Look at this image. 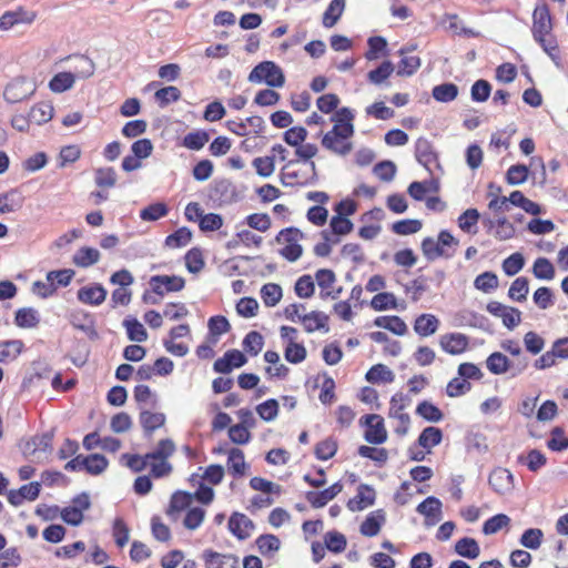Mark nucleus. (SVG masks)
Returning <instances> with one entry per match:
<instances>
[{
    "label": "nucleus",
    "mask_w": 568,
    "mask_h": 568,
    "mask_svg": "<svg viewBox=\"0 0 568 568\" xmlns=\"http://www.w3.org/2000/svg\"><path fill=\"white\" fill-rule=\"evenodd\" d=\"M354 114L348 108H342L332 118L334 125L322 138V146L329 152L345 156L353 150L351 141L354 134Z\"/></svg>",
    "instance_id": "nucleus-1"
},
{
    "label": "nucleus",
    "mask_w": 568,
    "mask_h": 568,
    "mask_svg": "<svg viewBox=\"0 0 568 568\" xmlns=\"http://www.w3.org/2000/svg\"><path fill=\"white\" fill-rule=\"evenodd\" d=\"M531 34L547 55L556 63L561 61L557 37L554 34V20L546 2L537 4L532 12Z\"/></svg>",
    "instance_id": "nucleus-2"
},
{
    "label": "nucleus",
    "mask_w": 568,
    "mask_h": 568,
    "mask_svg": "<svg viewBox=\"0 0 568 568\" xmlns=\"http://www.w3.org/2000/svg\"><path fill=\"white\" fill-rule=\"evenodd\" d=\"M282 182L285 186H305L317 179L316 164L312 160H290L282 169Z\"/></svg>",
    "instance_id": "nucleus-3"
},
{
    "label": "nucleus",
    "mask_w": 568,
    "mask_h": 568,
    "mask_svg": "<svg viewBox=\"0 0 568 568\" xmlns=\"http://www.w3.org/2000/svg\"><path fill=\"white\" fill-rule=\"evenodd\" d=\"M251 82L282 88L285 83L283 70L273 61H263L251 70Z\"/></svg>",
    "instance_id": "nucleus-4"
},
{
    "label": "nucleus",
    "mask_w": 568,
    "mask_h": 568,
    "mask_svg": "<svg viewBox=\"0 0 568 568\" xmlns=\"http://www.w3.org/2000/svg\"><path fill=\"white\" fill-rule=\"evenodd\" d=\"M280 336L284 343V357L291 364L302 363L307 351L302 343H298V331L293 326L283 325L280 327Z\"/></svg>",
    "instance_id": "nucleus-5"
},
{
    "label": "nucleus",
    "mask_w": 568,
    "mask_h": 568,
    "mask_svg": "<svg viewBox=\"0 0 568 568\" xmlns=\"http://www.w3.org/2000/svg\"><path fill=\"white\" fill-rule=\"evenodd\" d=\"M284 141L295 148V155L300 160H312L318 152L313 143H304L307 139V130L304 126H293L284 132Z\"/></svg>",
    "instance_id": "nucleus-6"
},
{
    "label": "nucleus",
    "mask_w": 568,
    "mask_h": 568,
    "mask_svg": "<svg viewBox=\"0 0 568 568\" xmlns=\"http://www.w3.org/2000/svg\"><path fill=\"white\" fill-rule=\"evenodd\" d=\"M359 426L364 427V439L372 445H381L387 440L388 433L384 418L378 414H367L359 418Z\"/></svg>",
    "instance_id": "nucleus-7"
},
{
    "label": "nucleus",
    "mask_w": 568,
    "mask_h": 568,
    "mask_svg": "<svg viewBox=\"0 0 568 568\" xmlns=\"http://www.w3.org/2000/svg\"><path fill=\"white\" fill-rule=\"evenodd\" d=\"M304 234L296 227H287L282 230L278 241L283 242V247L280 250V254L290 262L297 261L303 253V248L300 244Z\"/></svg>",
    "instance_id": "nucleus-8"
},
{
    "label": "nucleus",
    "mask_w": 568,
    "mask_h": 568,
    "mask_svg": "<svg viewBox=\"0 0 568 568\" xmlns=\"http://www.w3.org/2000/svg\"><path fill=\"white\" fill-rule=\"evenodd\" d=\"M527 366V359L519 361L517 365L513 366L509 358L501 352H494L486 359V367L494 375H503L513 368L511 375L516 376L521 374Z\"/></svg>",
    "instance_id": "nucleus-9"
},
{
    "label": "nucleus",
    "mask_w": 568,
    "mask_h": 568,
    "mask_svg": "<svg viewBox=\"0 0 568 568\" xmlns=\"http://www.w3.org/2000/svg\"><path fill=\"white\" fill-rule=\"evenodd\" d=\"M36 91V83L27 78H16L8 83L3 97L9 103L21 102Z\"/></svg>",
    "instance_id": "nucleus-10"
},
{
    "label": "nucleus",
    "mask_w": 568,
    "mask_h": 568,
    "mask_svg": "<svg viewBox=\"0 0 568 568\" xmlns=\"http://www.w3.org/2000/svg\"><path fill=\"white\" fill-rule=\"evenodd\" d=\"M486 310L493 316L501 318L508 329H514L521 322V312L518 308L504 305L500 302H489Z\"/></svg>",
    "instance_id": "nucleus-11"
},
{
    "label": "nucleus",
    "mask_w": 568,
    "mask_h": 568,
    "mask_svg": "<svg viewBox=\"0 0 568 568\" xmlns=\"http://www.w3.org/2000/svg\"><path fill=\"white\" fill-rule=\"evenodd\" d=\"M153 293L163 296L172 292H180L185 286V280L178 275H154L149 282Z\"/></svg>",
    "instance_id": "nucleus-12"
},
{
    "label": "nucleus",
    "mask_w": 568,
    "mask_h": 568,
    "mask_svg": "<svg viewBox=\"0 0 568 568\" xmlns=\"http://www.w3.org/2000/svg\"><path fill=\"white\" fill-rule=\"evenodd\" d=\"M488 484L498 495H507L515 488L514 475L507 468L497 467L491 470Z\"/></svg>",
    "instance_id": "nucleus-13"
},
{
    "label": "nucleus",
    "mask_w": 568,
    "mask_h": 568,
    "mask_svg": "<svg viewBox=\"0 0 568 568\" xmlns=\"http://www.w3.org/2000/svg\"><path fill=\"white\" fill-rule=\"evenodd\" d=\"M440 348L449 355H460L469 347V337L464 333H446L439 337Z\"/></svg>",
    "instance_id": "nucleus-14"
},
{
    "label": "nucleus",
    "mask_w": 568,
    "mask_h": 568,
    "mask_svg": "<svg viewBox=\"0 0 568 568\" xmlns=\"http://www.w3.org/2000/svg\"><path fill=\"white\" fill-rule=\"evenodd\" d=\"M211 197L222 205L236 202L241 197V194L231 181L222 179L214 182L211 190Z\"/></svg>",
    "instance_id": "nucleus-15"
},
{
    "label": "nucleus",
    "mask_w": 568,
    "mask_h": 568,
    "mask_svg": "<svg viewBox=\"0 0 568 568\" xmlns=\"http://www.w3.org/2000/svg\"><path fill=\"white\" fill-rule=\"evenodd\" d=\"M303 329L307 334L315 332L328 333L329 332V316L322 311H311L305 313L301 318Z\"/></svg>",
    "instance_id": "nucleus-16"
},
{
    "label": "nucleus",
    "mask_w": 568,
    "mask_h": 568,
    "mask_svg": "<svg viewBox=\"0 0 568 568\" xmlns=\"http://www.w3.org/2000/svg\"><path fill=\"white\" fill-rule=\"evenodd\" d=\"M342 490L343 484L341 481H336L321 491H306L305 499L313 508H322L333 500Z\"/></svg>",
    "instance_id": "nucleus-17"
},
{
    "label": "nucleus",
    "mask_w": 568,
    "mask_h": 568,
    "mask_svg": "<svg viewBox=\"0 0 568 568\" xmlns=\"http://www.w3.org/2000/svg\"><path fill=\"white\" fill-rule=\"evenodd\" d=\"M415 155L417 161L429 172L438 166V156L433 144L425 138L417 139L415 143Z\"/></svg>",
    "instance_id": "nucleus-18"
},
{
    "label": "nucleus",
    "mask_w": 568,
    "mask_h": 568,
    "mask_svg": "<svg viewBox=\"0 0 568 568\" xmlns=\"http://www.w3.org/2000/svg\"><path fill=\"white\" fill-rule=\"evenodd\" d=\"M317 285L321 288L320 296L323 300H326L328 297L335 300L338 297L341 293V288L334 291L333 286L336 282V275L335 273L329 268H321L317 270L315 273V278Z\"/></svg>",
    "instance_id": "nucleus-19"
},
{
    "label": "nucleus",
    "mask_w": 568,
    "mask_h": 568,
    "mask_svg": "<svg viewBox=\"0 0 568 568\" xmlns=\"http://www.w3.org/2000/svg\"><path fill=\"white\" fill-rule=\"evenodd\" d=\"M376 494L373 487L366 484H361L357 487V494L355 497L347 501V508L351 511H361L372 505H374Z\"/></svg>",
    "instance_id": "nucleus-20"
},
{
    "label": "nucleus",
    "mask_w": 568,
    "mask_h": 568,
    "mask_svg": "<svg viewBox=\"0 0 568 568\" xmlns=\"http://www.w3.org/2000/svg\"><path fill=\"white\" fill-rule=\"evenodd\" d=\"M246 358L243 353L237 349L227 351L223 357L214 363V371L217 373L227 374L233 368L240 367L245 364Z\"/></svg>",
    "instance_id": "nucleus-21"
},
{
    "label": "nucleus",
    "mask_w": 568,
    "mask_h": 568,
    "mask_svg": "<svg viewBox=\"0 0 568 568\" xmlns=\"http://www.w3.org/2000/svg\"><path fill=\"white\" fill-rule=\"evenodd\" d=\"M77 296L84 304L100 305L105 301L106 291L101 284H93L81 287Z\"/></svg>",
    "instance_id": "nucleus-22"
},
{
    "label": "nucleus",
    "mask_w": 568,
    "mask_h": 568,
    "mask_svg": "<svg viewBox=\"0 0 568 568\" xmlns=\"http://www.w3.org/2000/svg\"><path fill=\"white\" fill-rule=\"evenodd\" d=\"M140 416L139 420L144 430V433L149 436L155 429L162 427L165 424V415L163 413H155L149 409H144L142 406L140 407Z\"/></svg>",
    "instance_id": "nucleus-23"
},
{
    "label": "nucleus",
    "mask_w": 568,
    "mask_h": 568,
    "mask_svg": "<svg viewBox=\"0 0 568 568\" xmlns=\"http://www.w3.org/2000/svg\"><path fill=\"white\" fill-rule=\"evenodd\" d=\"M439 324L434 314H422L414 322V331L420 337H428L438 331Z\"/></svg>",
    "instance_id": "nucleus-24"
},
{
    "label": "nucleus",
    "mask_w": 568,
    "mask_h": 568,
    "mask_svg": "<svg viewBox=\"0 0 568 568\" xmlns=\"http://www.w3.org/2000/svg\"><path fill=\"white\" fill-rule=\"evenodd\" d=\"M34 12L23 10L8 11L0 17V29L8 30L18 23H32L36 20Z\"/></svg>",
    "instance_id": "nucleus-25"
},
{
    "label": "nucleus",
    "mask_w": 568,
    "mask_h": 568,
    "mask_svg": "<svg viewBox=\"0 0 568 568\" xmlns=\"http://www.w3.org/2000/svg\"><path fill=\"white\" fill-rule=\"evenodd\" d=\"M385 521L383 510L372 511L361 524L359 531L363 536L374 537L381 531V527Z\"/></svg>",
    "instance_id": "nucleus-26"
},
{
    "label": "nucleus",
    "mask_w": 568,
    "mask_h": 568,
    "mask_svg": "<svg viewBox=\"0 0 568 568\" xmlns=\"http://www.w3.org/2000/svg\"><path fill=\"white\" fill-rule=\"evenodd\" d=\"M443 440V432L440 428L435 426H428L422 430L417 438V443L420 447H423L427 453H430L432 449L439 445Z\"/></svg>",
    "instance_id": "nucleus-27"
},
{
    "label": "nucleus",
    "mask_w": 568,
    "mask_h": 568,
    "mask_svg": "<svg viewBox=\"0 0 568 568\" xmlns=\"http://www.w3.org/2000/svg\"><path fill=\"white\" fill-rule=\"evenodd\" d=\"M374 324L377 327L388 329L398 336H403L407 333L406 323L396 315L379 316L375 320Z\"/></svg>",
    "instance_id": "nucleus-28"
},
{
    "label": "nucleus",
    "mask_w": 568,
    "mask_h": 568,
    "mask_svg": "<svg viewBox=\"0 0 568 568\" xmlns=\"http://www.w3.org/2000/svg\"><path fill=\"white\" fill-rule=\"evenodd\" d=\"M54 109L49 102H40L33 105L29 111V118L32 124L41 125L53 118Z\"/></svg>",
    "instance_id": "nucleus-29"
},
{
    "label": "nucleus",
    "mask_w": 568,
    "mask_h": 568,
    "mask_svg": "<svg viewBox=\"0 0 568 568\" xmlns=\"http://www.w3.org/2000/svg\"><path fill=\"white\" fill-rule=\"evenodd\" d=\"M100 252L94 247H80L72 257L73 263L82 268L90 267L99 262Z\"/></svg>",
    "instance_id": "nucleus-30"
},
{
    "label": "nucleus",
    "mask_w": 568,
    "mask_h": 568,
    "mask_svg": "<svg viewBox=\"0 0 568 568\" xmlns=\"http://www.w3.org/2000/svg\"><path fill=\"white\" fill-rule=\"evenodd\" d=\"M245 455L240 448H231L227 457V470L234 477L245 475Z\"/></svg>",
    "instance_id": "nucleus-31"
},
{
    "label": "nucleus",
    "mask_w": 568,
    "mask_h": 568,
    "mask_svg": "<svg viewBox=\"0 0 568 568\" xmlns=\"http://www.w3.org/2000/svg\"><path fill=\"white\" fill-rule=\"evenodd\" d=\"M203 558L206 568H234L237 562L235 557L221 555L212 550L204 551Z\"/></svg>",
    "instance_id": "nucleus-32"
},
{
    "label": "nucleus",
    "mask_w": 568,
    "mask_h": 568,
    "mask_svg": "<svg viewBox=\"0 0 568 568\" xmlns=\"http://www.w3.org/2000/svg\"><path fill=\"white\" fill-rule=\"evenodd\" d=\"M345 9V0H332L323 13V26L325 28H333Z\"/></svg>",
    "instance_id": "nucleus-33"
},
{
    "label": "nucleus",
    "mask_w": 568,
    "mask_h": 568,
    "mask_svg": "<svg viewBox=\"0 0 568 568\" xmlns=\"http://www.w3.org/2000/svg\"><path fill=\"white\" fill-rule=\"evenodd\" d=\"M365 378L372 384L392 383L395 375L386 365L376 364L367 371Z\"/></svg>",
    "instance_id": "nucleus-34"
},
{
    "label": "nucleus",
    "mask_w": 568,
    "mask_h": 568,
    "mask_svg": "<svg viewBox=\"0 0 568 568\" xmlns=\"http://www.w3.org/2000/svg\"><path fill=\"white\" fill-rule=\"evenodd\" d=\"M357 453L361 457L373 460L378 467L384 466L389 457L388 450L383 447L362 445L358 447Z\"/></svg>",
    "instance_id": "nucleus-35"
},
{
    "label": "nucleus",
    "mask_w": 568,
    "mask_h": 568,
    "mask_svg": "<svg viewBox=\"0 0 568 568\" xmlns=\"http://www.w3.org/2000/svg\"><path fill=\"white\" fill-rule=\"evenodd\" d=\"M479 219L480 214L477 209H467L459 215L457 223L463 232L474 235L477 233L476 226Z\"/></svg>",
    "instance_id": "nucleus-36"
},
{
    "label": "nucleus",
    "mask_w": 568,
    "mask_h": 568,
    "mask_svg": "<svg viewBox=\"0 0 568 568\" xmlns=\"http://www.w3.org/2000/svg\"><path fill=\"white\" fill-rule=\"evenodd\" d=\"M40 322L38 312L32 307L19 308L16 312L14 323L22 328H33Z\"/></svg>",
    "instance_id": "nucleus-37"
},
{
    "label": "nucleus",
    "mask_w": 568,
    "mask_h": 568,
    "mask_svg": "<svg viewBox=\"0 0 568 568\" xmlns=\"http://www.w3.org/2000/svg\"><path fill=\"white\" fill-rule=\"evenodd\" d=\"M455 551L465 558L475 559L480 554L478 542L470 537H464L455 544Z\"/></svg>",
    "instance_id": "nucleus-38"
},
{
    "label": "nucleus",
    "mask_w": 568,
    "mask_h": 568,
    "mask_svg": "<svg viewBox=\"0 0 568 568\" xmlns=\"http://www.w3.org/2000/svg\"><path fill=\"white\" fill-rule=\"evenodd\" d=\"M394 72V64L386 60L383 61L376 69L371 70L367 73V80L369 83L381 85L384 83Z\"/></svg>",
    "instance_id": "nucleus-39"
},
{
    "label": "nucleus",
    "mask_w": 568,
    "mask_h": 568,
    "mask_svg": "<svg viewBox=\"0 0 568 568\" xmlns=\"http://www.w3.org/2000/svg\"><path fill=\"white\" fill-rule=\"evenodd\" d=\"M416 414L430 423H438L444 418V413L428 400H423L417 405Z\"/></svg>",
    "instance_id": "nucleus-40"
},
{
    "label": "nucleus",
    "mask_w": 568,
    "mask_h": 568,
    "mask_svg": "<svg viewBox=\"0 0 568 568\" xmlns=\"http://www.w3.org/2000/svg\"><path fill=\"white\" fill-rule=\"evenodd\" d=\"M283 296L282 287L276 283L264 284L261 288V298L268 307H274L278 304Z\"/></svg>",
    "instance_id": "nucleus-41"
},
{
    "label": "nucleus",
    "mask_w": 568,
    "mask_h": 568,
    "mask_svg": "<svg viewBox=\"0 0 568 568\" xmlns=\"http://www.w3.org/2000/svg\"><path fill=\"white\" fill-rule=\"evenodd\" d=\"M211 344H216L219 337L230 329V323L224 316H213L207 323Z\"/></svg>",
    "instance_id": "nucleus-42"
},
{
    "label": "nucleus",
    "mask_w": 568,
    "mask_h": 568,
    "mask_svg": "<svg viewBox=\"0 0 568 568\" xmlns=\"http://www.w3.org/2000/svg\"><path fill=\"white\" fill-rule=\"evenodd\" d=\"M240 414L242 416V422L239 425L232 426L229 430V436L232 442L237 444H244L248 440V427L246 425L248 416V410L241 409Z\"/></svg>",
    "instance_id": "nucleus-43"
},
{
    "label": "nucleus",
    "mask_w": 568,
    "mask_h": 568,
    "mask_svg": "<svg viewBox=\"0 0 568 568\" xmlns=\"http://www.w3.org/2000/svg\"><path fill=\"white\" fill-rule=\"evenodd\" d=\"M23 348L20 339L6 341L0 343V363L16 359Z\"/></svg>",
    "instance_id": "nucleus-44"
},
{
    "label": "nucleus",
    "mask_w": 568,
    "mask_h": 568,
    "mask_svg": "<svg viewBox=\"0 0 568 568\" xmlns=\"http://www.w3.org/2000/svg\"><path fill=\"white\" fill-rule=\"evenodd\" d=\"M338 445L335 438L327 437L316 444L314 454L320 460H328L333 458L337 452Z\"/></svg>",
    "instance_id": "nucleus-45"
},
{
    "label": "nucleus",
    "mask_w": 568,
    "mask_h": 568,
    "mask_svg": "<svg viewBox=\"0 0 568 568\" xmlns=\"http://www.w3.org/2000/svg\"><path fill=\"white\" fill-rule=\"evenodd\" d=\"M532 274L538 280L550 281L555 277V267L546 257H538L532 265Z\"/></svg>",
    "instance_id": "nucleus-46"
},
{
    "label": "nucleus",
    "mask_w": 568,
    "mask_h": 568,
    "mask_svg": "<svg viewBox=\"0 0 568 568\" xmlns=\"http://www.w3.org/2000/svg\"><path fill=\"white\" fill-rule=\"evenodd\" d=\"M176 450L175 444L172 439H161L158 443L156 448L146 454V458H150L151 460H168Z\"/></svg>",
    "instance_id": "nucleus-47"
},
{
    "label": "nucleus",
    "mask_w": 568,
    "mask_h": 568,
    "mask_svg": "<svg viewBox=\"0 0 568 568\" xmlns=\"http://www.w3.org/2000/svg\"><path fill=\"white\" fill-rule=\"evenodd\" d=\"M248 520L245 515L234 513L229 519V529L240 540L247 537Z\"/></svg>",
    "instance_id": "nucleus-48"
},
{
    "label": "nucleus",
    "mask_w": 568,
    "mask_h": 568,
    "mask_svg": "<svg viewBox=\"0 0 568 568\" xmlns=\"http://www.w3.org/2000/svg\"><path fill=\"white\" fill-rule=\"evenodd\" d=\"M498 276L490 271L479 274L474 281L475 288L484 293H490L495 291L498 287Z\"/></svg>",
    "instance_id": "nucleus-49"
},
{
    "label": "nucleus",
    "mask_w": 568,
    "mask_h": 568,
    "mask_svg": "<svg viewBox=\"0 0 568 568\" xmlns=\"http://www.w3.org/2000/svg\"><path fill=\"white\" fill-rule=\"evenodd\" d=\"M255 544L262 556H272L280 549L281 541L276 536L267 534L260 536Z\"/></svg>",
    "instance_id": "nucleus-50"
},
{
    "label": "nucleus",
    "mask_w": 568,
    "mask_h": 568,
    "mask_svg": "<svg viewBox=\"0 0 568 568\" xmlns=\"http://www.w3.org/2000/svg\"><path fill=\"white\" fill-rule=\"evenodd\" d=\"M75 78L71 72H60L55 74L50 83L49 88L55 93L64 92L71 89L74 84Z\"/></svg>",
    "instance_id": "nucleus-51"
},
{
    "label": "nucleus",
    "mask_w": 568,
    "mask_h": 568,
    "mask_svg": "<svg viewBox=\"0 0 568 568\" xmlns=\"http://www.w3.org/2000/svg\"><path fill=\"white\" fill-rule=\"evenodd\" d=\"M251 488L254 490H258L264 495H270L273 497H278L282 494V487L278 484H275L262 477L251 478Z\"/></svg>",
    "instance_id": "nucleus-52"
},
{
    "label": "nucleus",
    "mask_w": 568,
    "mask_h": 568,
    "mask_svg": "<svg viewBox=\"0 0 568 568\" xmlns=\"http://www.w3.org/2000/svg\"><path fill=\"white\" fill-rule=\"evenodd\" d=\"M294 292L300 298H310L314 295L315 292V281L308 275H302L297 278L294 285Z\"/></svg>",
    "instance_id": "nucleus-53"
},
{
    "label": "nucleus",
    "mask_w": 568,
    "mask_h": 568,
    "mask_svg": "<svg viewBox=\"0 0 568 568\" xmlns=\"http://www.w3.org/2000/svg\"><path fill=\"white\" fill-rule=\"evenodd\" d=\"M529 293V282L525 276L517 277L508 290V296L517 302L526 301Z\"/></svg>",
    "instance_id": "nucleus-54"
},
{
    "label": "nucleus",
    "mask_w": 568,
    "mask_h": 568,
    "mask_svg": "<svg viewBox=\"0 0 568 568\" xmlns=\"http://www.w3.org/2000/svg\"><path fill=\"white\" fill-rule=\"evenodd\" d=\"M432 94L438 102H450L457 98L458 88L454 83H444L434 87Z\"/></svg>",
    "instance_id": "nucleus-55"
},
{
    "label": "nucleus",
    "mask_w": 568,
    "mask_h": 568,
    "mask_svg": "<svg viewBox=\"0 0 568 568\" xmlns=\"http://www.w3.org/2000/svg\"><path fill=\"white\" fill-rule=\"evenodd\" d=\"M371 306L375 311L394 310L397 307L396 297L389 292H379L371 301Z\"/></svg>",
    "instance_id": "nucleus-56"
},
{
    "label": "nucleus",
    "mask_w": 568,
    "mask_h": 568,
    "mask_svg": "<svg viewBox=\"0 0 568 568\" xmlns=\"http://www.w3.org/2000/svg\"><path fill=\"white\" fill-rule=\"evenodd\" d=\"M510 524V518L505 514H497L490 518H488L483 525V532L485 535H494L501 530L503 528L508 527Z\"/></svg>",
    "instance_id": "nucleus-57"
},
{
    "label": "nucleus",
    "mask_w": 568,
    "mask_h": 568,
    "mask_svg": "<svg viewBox=\"0 0 568 568\" xmlns=\"http://www.w3.org/2000/svg\"><path fill=\"white\" fill-rule=\"evenodd\" d=\"M109 462L101 454H91L85 456L84 469L90 475H100L108 468Z\"/></svg>",
    "instance_id": "nucleus-58"
},
{
    "label": "nucleus",
    "mask_w": 568,
    "mask_h": 568,
    "mask_svg": "<svg viewBox=\"0 0 568 568\" xmlns=\"http://www.w3.org/2000/svg\"><path fill=\"white\" fill-rule=\"evenodd\" d=\"M423 223L419 220H400L392 225V231L398 235H410L422 230Z\"/></svg>",
    "instance_id": "nucleus-59"
},
{
    "label": "nucleus",
    "mask_w": 568,
    "mask_h": 568,
    "mask_svg": "<svg viewBox=\"0 0 568 568\" xmlns=\"http://www.w3.org/2000/svg\"><path fill=\"white\" fill-rule=\"evenodd\" d=\"M353 230V223L347 219L338 215H334L329 222V230L332 237H338L339 235H346Z\"/></svg>",
    "instance_id": "nucleus-60"
},
{
    "label": "nucleus",
    "mask_w": 568,
    "mask_h": 568,
    "mask_svg": "<svg viewBox=\"0 0 568 568\" xmlns=\"http://www.w3.org/2000/svg\"><path fill=\"white\" fill-rule=\"evenodd\" d=\"M525 265V258L521 253H513L504 260L501 267L506 275L514 276L519 273Z\"/></svg>",
    "instance_id": "nucleus-61"
},
{
    "label": "nucleus",
    "mask_w": 568,
    "mask_h": 568,
    "mask_svg": "<svg viewBox=\"0 0 568 568\" xmlns=\"http://www.w3.org/2000/svg\"><path fill=\"white\" fill-rule=\"evenodd\" d=\"M192 232L187 227H180L165 239V245L172 248L182 247L190 243Z\"/></svg>",
    "instance_id": "nucleus-62"
},
{
    "label": "nucleus",
    "mask_w": 568,
    "mask_h": 568,
    "mask_svg": "<svg viewBox=\"0 0 568 568\" xmlns=\"http://www.w3.org/2000/svg\"><path fill=\"white\" fill-rule=\"evenodd\" d=\"M168 213H169V209H168L166 204L158 202V203L150 204L149 206L143 209L140 212V217L143 221L151 222V221H158L159 219L166 216Z\"/></svg>",
    "instance_id": "nucleus-63"
},
{
    "label": "nucleus",
    "mask_w": 568,
    "mask_h": 568,
    "mask_svg": "<svg viewBox=\"0 0 568 568\" xmlns=\"http://www.w3.org/2000/svg\"><path fill=\"white\" fill-rule=\"evenodd\" d=\"M94 182L99 187H113L116 183V173L112 168H100L94 171Z\"/></svg>",
    "instance_id": "nucleus-64"
}]
</instances>
